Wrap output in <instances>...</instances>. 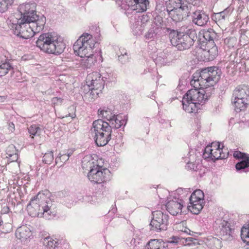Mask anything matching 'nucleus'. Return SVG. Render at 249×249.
<instances>
[{
	"label": "nucleus",
	"instance_id": "1",
	"mask_svg": "<svg viewBox=\"0 0 249 249\" xmlns=\"http://www.w3.org/2000/svg\"><path fill=\"white\" fill-rule=\"evenodd\" d=\"M46 197L43 194L38 193L32 198L27 206L28 213L32 217L44 216L48 218L49 216L55 214V205L49 199L44 202Z\"/></svg>",
	"mask_w": 249,
	"mask_h": 249
},
{
	"label": "nucleus",
	"instance_id": "2",
	"mask_svg": "<svg viewBox=\"0 0 249 249\" xmlns=\"http://www.w3.org/2000/svg\"><path fill=\"white\" fill-rule=\"evenodd\" d=\"M36 45L44 52L53 54L61 53L66 47L62 37L52 33L40 35L36 41Z\"/></svg>",
	"mask_w": 249,
	"mask_h": 249
},
{
	"label": "nucleus",
	"instance_id": "3",
	"mask_svg": "<svg viewBox=\"0 0 249 249\" xmlns=\"http://www.w3.org/2000/svg\"><path fill=\"white\" fill-rule=\"evenodd\" d=\"M20 15H17L18 17L15 16V19H20L22 21H36V30L42 31L46 23V18L43 15H36V4L35 3H26L20 4L18 8Z\"/></svg>",
	"mask_w": 249,
	"mask_h": 249
},
{
	"label": "nucleus",
	"instance_id": "4",
	"mask_svg": "<svg viewBox=\"0 0 249 249\" xmlns=\"http://www.w3.org/2000/svg\"><path fill=\"white\" fill-rule=\"evenodd\" d=\"M171 44L178 50L182 51L192 46L196 39V33L193 29H187L185 32L174 31L169 35Z\"/></svg>",
	"mask_w": 249,
	"mask_h": 249
},
{
	"label": "nucleus",
	"instance_id": "5",
	"mask_svg": "<svg viewBox=\"0 0 249 249\" xmlns=\"http://www.w3.org/2000/svg\"><path fill=\"white\" fill-rule=\"evenodd\" d=\"M10 21H12V28H15V33L21 38H29L41 31L36 30V21L28 20L20 22V19H15V16L10 17Z\"/></svg>",
	"mask_w": 249,
	"mask_h": 249
},
{
	"label": "nucleus",
	"instance_id": "6",
	"mask_svg": "<svg viewBox=\"0 0 249 249\" xmlns=\"http://www.w3.org/2000/svg\"><path fill=\"white\" fill-rule=\"evenodd\" d=\"M97 43L89 34H83L74 43L73 49L75 53L81 57L92 55L93 49Z\"/></svg>",
	"mask_w": 249,
	"mask_h": 249
},
{
	"label": "nucleus",
	"instance_id": "7",
	"mask_svg": "<svg viewBox=\"0 0 249 249\" xmlns=\"http://www.w3.org/2000/svg\"><path fill=\"white\" fill-rule=\"evenodd\" d=\"M233 97L236 111L244 110L249 105V86L246 85L237 86L233 91Z\"/></svg>",
	"mask_w": 249,
	"mask_h": 249
},
{
	"label": "nucleus",
	"instance_id": "8",
	"mask_svg": "<svg viewBox=\"0 0 249 249\" xmlns=\"http://www.w3.org/2000/svg\"><path fill=\"white\" fill-rule=\"evenodd\" d=\"M152 215L150 224V230L156 232L166 231L169 223V215L160 211L153 212Z\"/></svg>",
	"mask_w": 249,
	"mask_h": 249
},
{
	"label": "nucleus",
	"instance_id": "9",
	"mask_svg": "<svg viewBox=\"0 0 249 249\" xmlns=\"http://www.w3.org/2000/svg\"><path fill=\"white\" fill-rule=\"evenodd\" d=\"M90 181L96 183H101L110 179V171L107 168L96 165L95 168L91 169L88 174Z\"/></svg>",
	"mask_w": 249,
	"mask_h": 249
},
{
	"label": "nucleus",
	"instance_id": "10",
	"mask_svg": "<svg viewBox=\"0 0 249 249\" xmlns=\"http://www.w3.org/2000/svg\"><path fill=\"white\" fill-rule=\"evenodd\" d=\"M221 75V69L218 67L213 66L196 71L193 74L192 78H216L220 77Z\"/></svg>",
	"mask_w": 249,
	"mask_h": 249
},
{
	"label": "nucleus",
	"instance_id": "11",
	"mask_svg": "<svg viewBox=\"0 0 249 249\" xmlns=\"http://www.w3.org/2000/svg\"><path fill=\"white\" fill-rule=\"evenodd\" d=\"M204 92L203 89L199 91L197 89H192L188 90L183 97L189 99L191 102H196V105L199 106L204 104L208 100V96Z\"/></svg>",
	"mask_w": 249,
	"mask_h": 249
},
{
	"label": "nucleus",
	"instance_id": "12",
	"mask_svg": "<svg viewBox=\"0 0 249 249\" xmlns=\"http://www.w3.org/2000/svg\"><path fill=\"white\" fill-rule=\"evenodd\" d=\"M219 228V235L222 240L230 241L233 239L234 229L231 228L230 223L224 220H221Z\"/></svg>",
	"mask_w": 249,
	"mask_h": 249
},
{
	"label": "nucleus",
	"instance_id": "13",
	"mask_svg": "<svg viewBox=\"0 0 249 249\" xmlns=\"http://www.w3.org/2000/svg\"><path fill=\"white\" fill-rule=\"evenodd\" d=\"M189 9L188 6L184 4L178 2V6L174 11H172L169 16L173 21L177 22L186 18L189 16Z\"/></svg>",
	"mask_w": 249,
	"mask_h": 249
},
{
	"label": "nucleus",
	"instance_id": "14",
	"mask_svg": "<svg viewBox=\"0 0 249 249\" xmlns=\"http://www.w3.org/2000/svg\"><path fill=\"white\" fill-rule=\"evenodd\" d=\"M125 2L130 10L137 13L145 11L149 4L148 0H125Z\"/></svg>",
	"mask_w": 249,
	"mask_h": 249
},
{
	"label": "nucleus",
	"instance_id": "15",
	"mask_svg": "<svg viewBox=\"0 0 249 249\" xmlns=\"http://www.w3.org/2000/svg\"><path fill=\"white\" fill-rule=\"evenodd\" d=\"M107 127L105 129L104 132H93L94 133V139L96 144L98 146H103L106 145L111 138L112 130H109Z\"/></svg>",
	"mask_w": 249,
	"mask_h": 249
},
{
	"label": "nucleus",
	"instance_id": "16",
	"mask_svg": "<svg viewBox=\"0 0 249 249\" xmlns=\"http://www.w3.org/2000/svg\"><path fill=\"white\" fill-rule=\"evenodd\" d=\"M182 202V200L176 197L168 200L166 204V210L171 214L176 215L181 212L183 207Z\"/></svg>",
	"mask_w": 249,
	"mask_h": 249
},
{
	"label": "nucleus",
	"instance_id": "17",
	"mask_svg": "<svg viewBox=\"0 0 249 249\" xmlns=\"http://www.w3.org/2000/svg\"><path fill=\"white\" fill-rule=\"evenodd\" d=\"M233 156L237 159H242V160L236 163L235 168L237 171L244 170L249 167V156L248 154L242 153L239 151H235Z\"/></svg>",
	"mask_w": 249,
	"mask_h": 249
},
{
	"label": "nucleus",
	"instance_id": "18",
	"mask_svg": "<svg viewBox=\"0 0 249 249\" xmlns=\"http://www.w3.org/2000/svg\"><path fill=\"white\" fill-rule=\"evenodd\" d=\"M175 60L176 57L174 53L163 52L158 55L155 59V63L160 66H168Z\"/></svg>",
	"mask_w": 249,
	"mask_h": 249
},
{
	"label": "nucleus",
	"instance_id": "19",
	"mask_svg": "<svg viewBox=\"0 0 249 249\" xmlns=\"http://www.w3.org/2000/svg\"><path fill=\"white\" fill-rule=\"evenodd\" d=\"M216 35L214 30L210 29L207 30H204L202 33H200L199 38L201 41L206 43V46L209 48L213 45V39L216 37Z\"/></svg>",
	"mask_w": 249,
	"mask_h": 249
},
{
	"label": "nucleus",
	"instance_id": "20",
	"mask_svg": "<svg viewBox=\"0 0 249 249\" xmlns=\"http://www.w3.org/2000/svg\"><path fill=\"white\" fill-rule=\"evenodd\" d=\"M192 21L195 24L203 26L205 25L209 21V16L203 11L196 10L193 13Z\"/></svg>",
	"mask_w": 249,
	"mask_h": 249
},
{
	"label": "nucleus",
	"instance_id": "21",
	"mask_svg": "<svg viewBox=\"0 0 249 249\" xmlns=\"http://www.w3.org/2000/svg\"><path fill=\"white\" fill-rule=\"evenodd\" d=\"M16 236L22 242H25L30 240L32 236L31 230L27 225L19 227L16 231Z\"/></svg>",
	"mask_w": 249,
	"mask_h": 249
},
{
	"label": "nucleus",
	"instance_id": "22",
	"mask_svg": "<svg viewBox=\"0 0 249 249\" xmlns=\"http://www.w3.org/2000/svg\"><path fill=\"white\" fill-rule=\"evenodd\" d=\"M93 127L91 129V133L93 132H104L105 129L108 127L109 131L111 130V126L108 122L103 121L102 119H98L93 122Z\"/></svg>",
	"mask_w": 249,
	"mask_h": 249
},
{
	"label": "nucleus",
	"instance_id": "23",
	"mask_svg": "<svg viewBox=\"0 0 249 249\" xmlns=\"http://www.w3.org/2000/svg\"><path fill=\"white\" fill-rule=\"evenodd\" d=\"M14 73V68L9 62V60L1 62L0 65V77L8 74V77H12Z\"/></svg>",
	"mask_w": 249,
	"mask_h": 249
},
{
	"label": "nucleus",
	"instance_id": "24",
	"mask_svg": "<svg viewBox=\"0 0 249 249\" xmlns=\"http://www.w3.org/2000/svg\"><path fill=\"white\" fill-rule=\"evenodd\" d=\"M182 104L183 109L188 113H196L197 111L198 106L196 102H191L189 99L183 97Z\"/></svg>",
	"mask_w": 249,
	"mask_h": 249
},
{
	"label": "nucleus",
	"instance_id": "25",
	"mask_svg": "<svg viewBox=\"0 0 249 249\" xmlns=\"http://www.w3.org/2000/svg\"><path fill=\"white\" fill-rule=\"evenodd\" d=\"M144 249H168L167 244L161 240L151 239Z\"/></svg>",
	"mask_w": 249,
	"mask_h": 249
},
{
	"label": "nucleus",
	"instance_id": "26",
	"mask_svg": "<svg viewBox=\"0 0 249 249\" xmlns=\"http://www.w3.org/2000/svg\"><path fill=\"white\" fill-rule=\"evenodd\" d=\"M86 84L95 90L101 91L104 89L105 81L103 79H86Z\"/></svg>",
	"mask_w": 249,
	"mask_h": 249
},
{
	"label": "nucleus",
	"instance_id": "27",
	"mask_svg": "<svg viewBox=\"0 0 249 249\" xmlns=\"http://www.w3.org/2000/svg\"><path fill=\"white\" fill-rule=\"evenodd\" d=\"M205 243L210 249H220L222 247L221 240L218 238L212 236L205 239Z\"/></svg>",
	"mask_w": 249,
	"mask_h": 249
},
{
	"label": "nucleus",
	"instance_id": "28",
	"mask_svg": "<svg viewBox=\"0 0 249 249\" xmlns=\"http://www.w3.org/2000/svg\"><path fill=\"white\" fill-rule=\"evenodd\" d=\"M108 122V123L110 124L111 128H114L115 129L119 128L124 123V125L126 124V121L123 119L121 115H116L115 114Z\"/></svg>",
	"mask_w": 249,
	"mask_h": 249
},
{
	"label": "nucleus",
	"instance_id": "29",
	"mask_svg": "<svg viewBox=\"0 0 249 249\" xmlns=\"http://www.w3.org/2000/svg\"><path fill=\"white\" fill-rule=\"evenodd\" d=\"M42 243L44 249H59L58 242L50 237L44 238Z\"/></svg>",
	"mask_w": 249,
	"mask_h": 249
},
{
	"label": "nucleus",
	"instance_id": "30",
	"mask_svg": "<svg viewBox=\"0 0 249 249\" xmlns=\"http://www.w3.org/2000/svg\"><path fill=\"white\" fill-rule=\"evenodd\" d=\"M213 146L214 148V151H213L212 155V160H216L224 159L225 156H222L221 151L222 148L220 147V143L219 142H217L216 143H213Z\"/></svg>",
	"mask_w": 249,
	"mask_h": 249
},
{
	"label": "nucleus",
	"instance_id": "31",
	"mask_svg": "<svg viewBox=\"0 0 249 249\" xmlns=\"http://www.w3.org/2000/svg\"><path fill=\"white\" fill-rule=\"evenodd\" d=\"M89 159H90L89 157H86L83 158L82 161V166L83 168L87 170H89V171L91 169H92L95 168L96 165H98L97 161L94 162L93 160H89Z\"/></svg>",
	"mask_w": 249,
	"mask_h": 249
},
{
	"label": "nucleus",
	"instance_id": "32",
	"mask_svg": "<svg viewBox=\"0 0 249 249\" xmlns=\"http://www.w3.org/2000/svg\"><path fill=\"white\" fill-rule=\"evenodd\" d=\"M98 114L101 117L106 119L108 121L110 120L115 114L111 109L106 107H104L103 109L101 108L99 109Z\"/></svg>",
	"mask_w": 249,
	"mask_h": 249
},
{
	"label": "nucleus",
	"instance_id": "33",
	"mask_svg": "<svg viewBox=\"0 0 249 249\" xmlns=\"http://www.w3.org/2000/svg\"><path fill=\"white\" fill-rule=\"evenodd\" d=\"M206 49L207 53L209 54L208 59L209 60H213L217 55H218V49L217 47L213 43V45H211L210 47L208 48L206 46Z\"/></svg>",
	"mask_w": 249,
	"mask_h": 249
},
{
	"label": "nucleus",
	"instance_id": "34",
	"mask_svg": "<svg viewBox=\"0 0 249 249\" xmlns=\"http://www.w3.org/2000/svg\"><path fill=\"white\" fill-rule=\"evenodd\" d=\"M228 14L229 11L227 9H225L221 12L215 13L213 16L212 18L215 22H220L221 21L225 19V18L228 15Z\"/></svg>",
	"mask_w": 249,
	"mask_h": 249
},
{
	"label": "nucleus",
	"instance_id": "35",
	"mask_svg": "<svg viewBox=\"0 0 249 249\" xmlns=\"http://www.w3.org/2000/svg\"><path fill=\"white\" fill-rule=\"evenodd\" d=\"M90 89V91L86 93L83 98L85 100L91 102L94 101L95 98L97 97L98 93L97 91L94 92L95 90L91 88Z\"/></svg>",
	"mask_w": 249,
	"mask_h": 249
},
{
	"label": "nucleus",
	"instance_id": "36",
	"mask_svg": "<svg viewBox=\"0 0 249 249\" xmlns=\"http://www.w3.org/2000/svg\"><path fill=\"white\" fill-rule=\"evenodd\" d=\"M203 207V205L201 203L194 204V203H193V204H189L188 206V210L190 211L191 213L195 214H198L200 211L202 209Z\"/></svg>",
	"mask_w": 249,
	"mask_h": 249
},
{
	"label": "nucleus",
	"instance_id": "37",
	"mask_svg": "<svg viewBox=\"0 0 249 249\" xmlns=\"http://www.w3.org/2000/svg\"><path fill=\"white\" fill-rule=\"evenodd\" d=\"M166 11L168 15L169 16L170 13L172 11H174L175 9L177 8V7L178 6V3L176 2V0H169L166 2Z\"/></svg>",
	"mask_w": 249,
	"mask_h": 249
},
{
	"label": "nucleus",
	"instance_id": "38",
	"mask_svg": "<svg viewBox=\"0 0 249 249\" xmlns=\"http://www.w3.org/2000/svg\"><path fill=\"white\" fill-rule=\"evenodd\" d=\"M149 22L148 17L146 15H143L138 18L136 21V24L139 25L140 23H141L140 31H142Z\"/></svg>",
	"mask_w": 249,
	"mask_h": 249
},
{
	"label": "nucleus",
	"instance_id": "39",
	"mask_svg": "<svg viewBox=\"0 0 249 249\" xmlns=\"http://www.w3.org/2000/svg\"><path fill=\"white\" fill-rule=\"evenodd\" d=\"M84 57L86 59L84 60V65L87 68H90L96 62V59L94 56L93 53H92V55H88V56Z\"/></svg>",
	"mask_w": 249,
	"mask_h": 249
},
{
	"label": "nucleus",
	"instance_id": "40",
	"mask_svg": "<svg viewBox=\"0 0 249 249\" xmlns=\"http://www.w3.org/2000/svg\"><path fill=\"white\" fill-rule=\"evenodd\" d=\"M241 238L244 242L249 243V224L248 227L244 226L241 230Z\"/></svg>",
	"mask_w": 249,
	"mask_h": 249
},
{
	"label": "nucleus",
	"instance_id": "41",
	"mask_svg": "<svg viewBox=\"0 0 249 249\" xmlns=\"http://www.w3.org/2000/svg\"><path fill=\"white\" fill-rule=\"evenodd\" d=\"M204 196V193L201 190H200L199 189L196 190L191 195V196L189 198V200L192 201V200H193L194 199H198V200H203Z\"/></svg>",
	"mask_w": 249,
	"mask_h": 249
},
{
	"label": "nucleus",
	"instance_id": "42",
	"mask_svg": "<svg viewBox=\"0 0 249 249\" xmlns=\"http://www.w3.org/2000/svg\"><path fill=\"white\" fill-rule=\"evenodd\" d=\"M13 2V0H0V12L6 11Z\"/></svg>",
	"mask_w": 249,
	"mask_h": 249
},
{
	"label": "nucleus",
	"instance_id": "43",
	"mask_svg": "<svg viewBox=\"0 0 249 249\" xmlns=\"http://www.w3.org/2000/svg\"><path fill=\"white\" fill-rule=\"evenodd\" d=\"M53 160V151H49L46 153L43 157L42 161L45 164H50Z\"/></svg>",
	"mask_w": 249,
	"mask_h": 249
},
{
	"label": "nucleus",
	"instance_id": "44",
	"mask_svg": "<svg viewBox=\"0 0 249 249\" xmlns=\"http://www.w3.org/2000/svg\"><path fill=\"white\" fill-rule=\"evenodd\" d=\"M41 131V128L36 124L31 125L28 128V132L31 135H39Z\"/></svg>",
	"mask_w": 249,
	"mask_h": 249
},
{
	"label": "nucleus",
	"instance_id": "45",
	"mask_svg": "<svg viewBox=\"0 0 249 249\" xmlns=\"http://www.w3.org/2000/svg\"><path fill=\"white\" fill-rule=\"evenodd\" d=\"M197 80H201L205 83L204 89L213 87L218 82V79H197Z\"/></svg>",
	"mask_w": 249,
	"mask_h": 249
},
{
	"label": "nucleus",
	"instance_id": "46",
	"mask_svg": "<svg viewBox=\"0 0 249 249\" xmlns=\"http://www.w3.org/2000/svg\"><path fill=\"white\" fill-rule=\"evenodd\" d=\"M190 157H192V155H191ZM192 157L194 158L195 156L193 155ZM198 166L199 164L195 163L194 162V159L190 157V160L187 162L186 168L193 171H196L198 169Z\"/></svg>",
	"mask_w": 249,
	"mask_h": 249
},
{
	"label": "nucleus",
	"instance_id": "47",
	"mask_svg": "<svg viewBox=\"0 0 249 249\" xmlns=\"http://www.w3.org/2000/svg\"><path fill=\"white\" fill-rule=\"evenodd\" d=\"M202 82H203V81L201 80H197V79H192V80L190 81V84L191 85L193 86L195 89H204V84H202Z\"/></svg>",
	"mask_w": 249,
	"mask_h": 249
},
{
	"label": "nucleus",
	"instance_id": "48",
	"mask_svg": "<svg viewBox=\"0 0 249 249\" xmlns=\"http://www.w3.org/2000/svg\"><path fill=\"white\" fill-rule=\"evenodd\" d=\"M214 151V148L212 146H207L204 149L203 154V157L204 159L211 158L213 151Z\"/></svg>",
	"mask_w": 249,
	"mask_h": 249
},
{
	"label": "nucleus",
	"instance_id": "49",
	"mask_svg": "<svg viewBox=\"0 0 249 249\" xmlns=\"http://www.w3.org/2000/svg\"><path fill=\"white\" fill-rule=\"evenodd\" d=\"M107 74L105 72H102L100 73L97 71H94L88 74L89 78H106Z\"/></svg>",
	"mask_w": 249,
	"mask_h": 249
},
{
	"label": "nucleus",
	"instance_id": "50",
	"mask_svg": "<svg viewBox=\"0 0 249 249\" xmlns=\"http://www.w3.org/2000/svg\"><path fill=\"white\" fill-rule=\"evenodd\" d=\"M119 61L122 63H125L128 60V56L126 52H124V53H122L121 55L118 56Z\"/></svg>",
	"mask_w": 249,
	"mask_h": 249
},
{
	"label": "nucleus",
	"instance_id": "51",
	"mask_svg": "<svg viewBox=\"0 0 249 249\" xmlns=\"http://www.w3.org/2000/svg\"><path fill=\"white\" fill-rule=\"evenodd\" d=\"M156 34V29L154 30L152 29H151L149 32L145 35V37L146 38H151L153 37Z\"/></svg>",
	"mask_w": 249,
	"mask_h": 249
},
{
	"label": "nucleus",
	"instance_id": "52",
	"mask_svg": "<svg viewBox=\"0 0 249 249\" xmlns=\"http://www.w3.org/2000/svg\"><path fill=\"white\" fill-rule=\"evenodd\" d=\"M59 155L60 157V162L62 163L59 166H61L63 165V163L68 160L69 159L68 156L66 155V154H61L60 153Z\"/></svg>",
	"mask_w": 249,
	"mask_h": 249
},
{
	"label": "nucleus",
	"instance_id": "53",
	"mask_svg": "<svg viewBox=\"0 0 249 249\" xmlns=\"http://www.w3.org/2000/svg\"><path fill=\"white\" fill-rule=\"evenodd\" d=\"M180 240V239L178 237L173 236L172 237H171L170 238V240L169 241V242L170 243H172V244H174V243L177 244L179 242V241Z\"/></svg>",
	"mask_w": 249,
	"mask_h": 249
},
{
	"label": "nucleus",
	"instance_id": "54",
	"mask_svg": "<svg viewBox=\"0 0 249 249\" xmlns=\"http://www.w3.org/2000/svg\"><path fill=\"white\" fill-rule=\"evenodd\" d=\"M63 99L61 98L54 97L52 99V102L54 105L61 104L63 102Z\"/></svg>",
	"mask_w": 249,
	"mask_h": 249
},
{
	"label": "nucleus",
	"instance_id": "55",
	"mask_svg": "<svg viewBox=\"0 0 249 249\" xmlns=\"http://www.w3.org/2000/svg\"><path fill=\"white\" fill-rule=\"evenodd\" d=\"M8 129L9 130V132H13L15 130V124L12 123L10 122L8 123Z\"/></svg>",
	"mask_w": 249,
	"mask_h": 249
},
{
	"label": "nucleus",
	"instance_id": "56",
	"mask_svg": "<svg viewBox=\"0 0 249 249\" xmlns=\"http://www.w3.org/2000/svg\"><path fill=\"white\" fill-rule=\"evenodd\" d=\"M193 203H194V204H197V203H201L203 204V200H198V199H193L192 201H190L189 204H193Z\"/></svg>",
	"mask_w": 249,
	"mask_h": 249
},
{
	"label": "nucleus",
	"instance_id": "57",
	"mask_svg": "<svg viewBox=\"0 0 249 249\" xmlns=\"http://www.w3.org/2000/svg\"><path fill=\"white\" fill-rule=\"evenodd\" d=\"M7 98V95H3L0 96V103H3L4 102Z\"/></svg>",
	"mask_w": 249,
	"mask_h": 249
},
{
	"label": "nucleus",
	"instance_id": "58",
	"mask_svg": "<svg viewBox=\"0 0 249 249\" xmlns=\"http://www.w3.org/2000/svg\"><path fill=\"white\" fill-rule=\"evenodd\" d=\"M194 5H198L200 3L202 0H190Z\"/></svg>",
	"mask_w": 249,
	"mask_h": 249
},
{
	"label": "nucleus",
	"instance_id": "59",
	"mask_svg": "<svg viewBox=\"0 0 249 249\" xmlns=\"http://www.w3.org/2000/svg\"><path fill=\"white\" fill-rule=\"evenodd\" d=\"M2 212L4 213H8L9 211V208L8 206H4L3 208H2Z\"/></svg>",
	"mask_w": 249,
	"mask_h": 249
},
{
	"label": "nucleus",
	"instance_id": "60",
	"mask_svg": "<svg viewBox=\"0 0 249 249\" xmlns=\"http://www.w3.org/2000/svg\"><path fill=\"white\" fill-rule=\"evenodd\" d=\"M55 162L56 164H59L61 163L60 162V157L59 155L56 158Z\"/></svg>",
	"mask_w": 249,
	"mask_h": 249
},
{
	"label": "nucleus",
	"instance_id": "61",
	"mask_svg": "<svg viewBox=\"0 0 249 249\" xmlns=\"http://www.w3.org/2000/svg\"><path fill=\"white\" fill-rule=\"evenodd\" d=\"M194 239L195 238L193 237H187L186 238V242H192Z\"/></svg>",
	"mask_w": 249,
	"mask_h": 249
},
{
	"label": "nucleus",
	"instance_id": "62",
	"mask_svg": "<svg viewBox=\"0 0 249 249\" xmlns=\"http://www.w3.org/2000/svg\"><path fill=\"white\" fill-rule=\"evenodd\" d=\"M141 23H140V24L139 25H138L136 24V21L135 22V27L136 28V29H138L139 30H140V27H141Z\"/></svg>",
	"mask_w": 249,
	"mask_h": 249
},
{
	"label": "nucleus",
	"instance_id": "63",
	"mask_svg": "<svg viewBox=\"0 0 249 249\" xmlns=\"http://www.w3.org/2000/svg\"><path fill=\"white\" fill-rule=\"evenodd\" d=\"M72 152H70L69 153L68 152L67 154H66V155L68 156V157L69 158L72 155Z\"/></svg>",
	"mask_w": 249,
	"mask_h": 249
},
{
	"label": "nucleus",
	"instance_id": "64",
	"mask_svg": "<svg viewBox=\"0 0 249 249\" xmlns=\"http://www.w3.org/2000/svg\"><path fill=\"white\" fill-rule=\"evenodd\" d=\"M1 223H3L2 221L0 220V226L1 225Z\"/></svg>",
	"mask_w": 249,
	"mask_h": 249
}]
</instances>
